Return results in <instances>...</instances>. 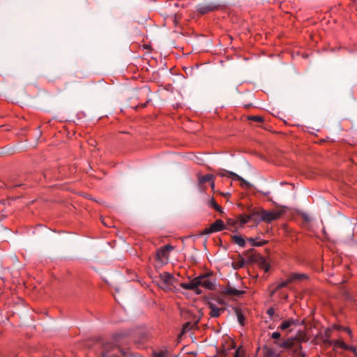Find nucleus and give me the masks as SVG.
Segmentation results:
<instances>
[{"label":"nucleus","mask_w":357,"mask_h":357,"mask_svg":"<svg viewBox=\"0 0 357 357\" xmlns=\"http://www.w3.org/2000/svg\"><path fill=\"white\" fill-rule=\"evenodd\" d=\"M238 223V221L237 218L236 219L229 218L227 220L226 225L228 227H235Z\"/></svg>","instance_id":"7c9ffc66"},{"label":"nucleus","mask_w":357,"mask_h":357,"mask_svg":"<svg viewBox=\"0 0 357 357\" xmlns=\"http://www.w3.org/2000/svg\"><path fill=\"white\" fill-rule=\"evenodd\" d=\"M151 101V99L149 98H147L146 102L144 103H141L137 105L136 109L137 108H144L146 107L147 104Z\"/></svg>","instance_id":"e433bc0d"},{"label":"nucleus","mask_w":357,"mask_h":357,"mask_svg":"<svg viewBox=\"0 0 357 357\" xmlns=\"http://www.w3.org/2000/svg\"><path fill=\"white\" fill-rule=\"evenodd\" d=\"M281 335L279 332H274L271 335V337L275 340H278L280 337Z\"/></svg>","instance_id":"58836bf2"},{"label":"nucleus","mask_w":357,"mask_h":357,"mask_svg":"<svg viewBox=\"0 0 357 357\" xmlns=\"http://www.w3.org/2000/svg\"><path fill=\"white\" fill-rule=\"evenodd\" d=\"M256 214L257 213H255V211H253L250 214H241L237 217V219L241 225H244L252 220L256 221Z\"/></svg>","instance_id":"4468645a"},{"label":"nucleus","mask_w":357,"mask_h":357,"mask_svg":"<svg viewBox=\"0 0 357 357\" xmlns=\"http://www.w3.org/2000/svg\"><path fill=\"white\" fill-rule=\"evenodd\" d=\"M159 278L165 287L169 285H172L176 280V278L173 274L169 272H163L160 273Z\"/></svg>","instance_id":"9b49d317"},{"label":"nucleus","mask_w":357,"mask_h":357,"mask_svg":"<svg viewBox=\"0 0 357 357\" xmlns=\"http://www.w3.org/2000/svg\"><path fill=\"white\" fill-rule=\"evenodd\" d=\"M212 273L200 275L193 278L190 282H182L180 287L185 290L193 291L196 294L200 295L203 293L200 287L206 290L213 291L215 289V280L212 278Z\"/></svg>","instance_id":"f257e3e1"},{"label":"nucleus","mask_w":357,"mask_h":357,"mask_svg":"<svg viewBox=\"0 0 357 357\" xmlns=\"http://www.w3.org/2000/svg\"><path fill=\"white\" fill-rule=\"evenodd\" d=\"M265 196H268L269 195V192L264 193Z\"/></svg>","instance_id":"09e8293b"},{"label":"nucleus","mask_w":357,"mask_h":357,"mask_svg":"<svg viewBox=\"0 0 357 357\" xmlns=\"http://www.w3.org/2000/svg\"><path fill=\"white\" fill-rule=\"evenodd\" d=\"M206 169H207L208 170H210V171H215L213 169H212V168H211V167H209V166H206Z\"/></svg>","instance_id":"a18cd8bd"},{"label":"nucleus","mask_w":357,"mask_h":357,"mask_svg":"<svg viewBox=\"0 0 357 357\" xmlns=\"http://www.w3.org/2000/svg\"><path fill=\"white\" fill-rule=\"evenodd\" d=\"M345 351H349L354 353V357H357V347L354 346H350L347 344V348Z\"/></svg>","instance_id":"473e14b6"},{"label":"nucleus","mask_w":357,"mask_h":357,"mask_svg":"<svg viewBox=\"0 0 357 357\" xmlns=\"http://www.w3.org/2000/svg\"><path fill=\"white\" fill-rule=\"evenodd\" d=\"M331 328L333 330L334 329V330H337V331H344L345 327L342 326L341 325L333 324Z\"/></svg>","instance_id":"c9c22d12"},{"label":"nucleus","mask_w":357,"mask_h":357,"mask_svg":"<svg viewBox=\"0 0 357 357\" xmlns=\"http://www.w3.org/2000/svg\"><path fill=\"white\" fill-rule=\"evenodd\" d=\"M279 347L284 349H292V356L294 357H305L302 352L301 340L299 338L288 339L279 344Z\"/></svg>","instance_id":"f03ea898"},{"label":"nucleus","mask_w":357,"mask_h":357,"mask_svg":"<svg viewBox=\"0 0 357 357\" xmlns=\"http://www.w3.org/2000/svg\"><path fill=\"white\" fill-rule=\"evenodd\" d=\"M344 331L346 332L351 338H352L353 333L350 328L345 327Z\"/></svg>","instance_id":"ea45409f"},{"label":"nucleus","mask_w":357,"mask_h":357,"mask_svg":"<svg viewBox=\"0 0 357 357\" xmlns=\"http://www.w3.org/2000/svg\"><path fill=\"white\" fill-rule=\"evenodd\" d=\"M248 241L250 243V245L252 246H255V247L263 246L268 243V241H266V240H261L259 241H257L253 238H248Z\"/></svg>","instance_id":"4be33fe9"},{"label":"nucleus","mask_w":357,"mask_h":357,"mask_svg":"<svg viewBox=\"0 0 357 357\" xmlns=\"http://www.w3.org/2000/svg\"><path fill=\"white\" fill-rule=\"evenodd\" d=\"M197 178H198L199 183L201 184V185L204 184V183H206L207 182H210L212 180H215L214 175L210 174H206V175H204V176L198 174L197 175Z\"/></svg>","instance_id":"6ab92c4d"},{"label":"nucleus","mask_w":357,"mask_h":357,"mask_svg":"<svg viewBox=\"0 0 357 357\" xmlns=\"http://www.w3.org/2000/svg\"><path fill=\"white\" fill-rule=\"evenodd\" d=\"M236 347V344L233 340L229 342V349H218L217 350V354L214 357H226L228 355V350L234 349Z\"/></svg>","instance_id":"f3484780"},{"label":"nucleus","mask_w":357,"mask_h":357,"mask_svg":"<svg viewBox=\"0 0 357 357\" xmlns=\"http://www.w3.org/2000/svg\"><path fill=\"white\" fill-rule=\"evenodd\" d=\"M255 218L257 219L256 221H260L259 216L255 215Z\"/></svg>","instance_id":"de8ad7c7"},{"label":"nucleus","mask_w":357,"mask_h":357,"mask_svg":"<svg viewBox=\"0 0 357 357\" xmlns=\"http://www.w3.org/2000/svg\"><path fill=\"white\" fill-rule=\"evenodd\" d=\"M280 295L284 299H285V300L288 299V294L287 293H284V292L281 291V292H280Z\"/></svg>","instance_id":"79ce46f5"},{"label":"nucleus","mask_w":357,"mask_h":357,"mask_svg":"<svg viewBox=\"0 0 357 357\" xmlns=\"http://www.w3.org/2000/svg\"><path fill=\"white\" fill-rule=\"evenodd\" d=\"M211 183V187L212 189H213L215 188V182H214V180H212L211 181H210Z\"/></svg>","instance_id":"c03bdc74"},{"label":"nucleus","mask_w":357,"mask_h":357,"mask_svg":"<svg viewBox=\"0 0 357 357\" xmlns=\"http://www.w3.org/2000/svg\"><path fill=\"white\" fill-rule=\"evenodd\" d=\"M233 310L237 317L239 324L242 326H244L245 324V317L244 311L239 307H234Z\"/></svg>","instance_id":"2eb2a0df"},{"label":"nucleus","mask_w":357,"mask_h":357,"mask_svg":"<svg viewBox=\"0 0 357 357\" xmlns=\"http://www.w3.org/2000/svg\"><path fill=\"white\" fill-rule=\"evenodd\" d=\"M266 313L271 318L275 314V309L273 307H269Z\"/></svg>","instance_id":"4c0bfd02"},{"label":"nucleus","mask_w":357,"mask_h":357,"mask_svg":"<svg viewBox=\"0 0 357 357\" xmlns=\"http://www.w3.org/2000/svg\"><path fill=\"white\" fill-rule=\"evenodd\" d=\"M245 265V261L243 259H241V260H238L237 261H236L234 264V269H239V268H241L244 266Z\"/></svg>","instance_id":"2f4dec72"},{"label":"nucleus","mask_w":357,"mask_h":357,"mask_svg":"<svg viewBox=\"0 0 357 357\" xmlns=\"http://www.w3.org/2000/svg\"><path fill=\"white\" fill-rule=\"evenodd\" d=\"M226 172H229V171L224 169H220L217 171V174L221 177L227 176Z\"/></svg>","instance_id":"f704fd0d"},{"label":"nucleus","mask_w":357,"mask_h":357,"mask_svg":"<svg viewBox=\"0 0 357 357\" xmlns=\"http://www.w3.org/2000/svg\"><path fill=\"white\" fill-rule=\"evenodd\" d=\"M329 346H333L334 349H342L345 350L347 348V344L341 339L333 340L331 342H329Z\"/></svg>","instance_id":"a211bd4d"},{"label":"nucleus","mask_w":357,"mask_h":357,"mask_svg":"<svg viewBox=\"0 0 357 357\" xmlns=\"http://www.w3.org/2000/svg\"><path fill=\"white\" fill-rule=\"evenodd\" d=\"M226 225L224 221L218 219L216 220L213 223H212L209 227L204 228L201 232V235H208L212 233H215L218 231H222L225 229Z\"/></svg>","instance_id":"39448f33"},{"label":"nucleus","mask_w":357,"mask_h":357,"mask_svg":"<svg viewBox=\"0 0 357 357\" xmlns=\"http://www.w3.org/2000/svg\"><path fill=\"white\" fill-rule=\"evenodd\" d=\"M247 119L256 123H263L264 121V119L261 116L250 115L247 116Z\"/></svg>","instance_id":"cd10ccee"},{"label":"nucleus","mask_w":357,"mask_h":357,"mask_svg":"<svg viewBox=\"0 0 357 357\" xmlns=\"http://www.w3.org/2000/svg\"><path fill=\"white\" fill-rule=\"evenodd\" d=\"M152 355L153 357H167L168 351L165 349L163 351H153Z\"/></svg>","instance_id":"c85d7f7f"},{"label":"nucleus","mask_w":357,"mask_h":357,"mask_svg":"<svg viewBox=\"0 0 357 357\" xmlns=\"http://www.w3.org/2000/svg\"><path fill=\"white\" fill-rule=\"evenodd\" d=\"M238 181L241 182L240 185L242 188L247 187L249 188L250 186V183L245 180L241 176V178L238 179Z\"/></svg>","instance_id":"72a5a7b5"},{"label":"nucleus","mask_w":357,"mask_h":357,"mask_svg":"<svg viewBox=\"0 0 357 357\" xmlns=\"http://www.w3.org/2000/svg\"><path fill=\"white\" fill-rule=\"evenodd\" d=\"M264 357H280L275 351L270 347H265L264 349Z\"/></svg>","instance_id":"412c9836"},{"label":"nucleus","mask_w":357,"mask_h":357,"mask_svg":"<svg viewBox=\"0 0 357 357\" xmlns=\"http://www.w3.org/2000/svg\"><path fill=\"white\" fill-rule=\"evenodd\" d=\"M220 8V5L215 3H209L206 5H198L197 7V11L201 15H205L215 10H218Z\"/></svg>","instance_id":"1a4fd4ad"},{"label":"nucleus","mask_w":357,"mask_h":357,"mask_svg":"<svg viewBox=\"0 0 357 357\" xmlns=\"http://www.w3.org/2000/svg\"><path fill=\"white\" fill-rule=\"evenodd\" d=\"M256 215L259 216L260 221L270 223L273 220H278L280 217V213L277 211H268L262 209L260 211H255Z\"/></svg>","instance_id":"423d86ee"},{"label":"nucleus","mask_w":357,"mask_h":357,"mask_svg":"<svg viewBox=\"0 0 357 357\" xmlns=\"http://www.w3.org/2000/svg\"><path fill=\"white\" fill-rule=\"evenodd\" d=\"M259 268L267 273L270 269V263L264 257L260 256L257 260Z\"/></svg>","instance_id":"dca6fc26"},{"label":"nucleus","mask_w":357,"mask_h":357,"mask_svg":"<svg viewBox=\"0 0 357 357\" xmlns=\"http://www.w3.org/2000/svg\"><path fill=\"white\" fill-rule=\"evenodd\" d=\"M220 294L225 297L240 298L245 294V291L238 290L228 284L222 289Z\"/></svg>","instance_id":"0eeeda50"},{"label":"nucleus","mask_w":357,"mask_h":357,"mask_svg":"<svg viewBox=\"0 0 357 357\" xmlns=\"http://www.w3.org/2000/svg\"><path fill=\"white\" fill-rule=\"evenodd\" d=\"M246 351L243 346H239L235 351L233 357H245Z\"/></svg>","instance_id":"bb28decb"},{"label":"nucleus","mask_w":357,"mask_h":357,"mask_svg":"<svg viewBox=\"0 0 357 357\" xmlns=\"http://www.w3.org/2000/svg\"><path fill=\"white\" fill-rule=\"evenodd\" d=\"M197 322L192 324L191 322L188 321V322L185 323L182 326V331H181V335H183V334L188 332L189 331L192 330L194 326H197Z\"/></svg>","instance_id":"5701e85b"},{"label":"nucleus","mask_w":357,"mask_h":357,"mask_svg":"<svg viewBox=\"0 0 357 357\" xmlns=\"http://www.w3.org/2000/svg\"><path fill=\"white\" fill-rule=\"evenodd\" d=\"M289 284H290V282L287 278V279L281 282H279L276 284H272L269 287V296L270 297H273L278 291H280L281 289L287 287Z\"/></svg>","instance_id":"f8f14e48"},{"label":"nucleus","mask_w":357,"mask_h":357,"mask_svg":"<svg viewBox=\"0 0 357 357\" xmlns=\"http://www.w3.org/2000/svg\"><path fill=\"white\" fill-rule=\"evenodd\" d=\"M287 278L290 282V284L297 282H302L304 280H309V276L305 273H295L292 272L290 273L287 275Z\"/></svg>","instance_id":"9d476101"},{"label":"nucleus","mask_w":357,"mask_h":357,"mask_svg":"<svg viewBox=\"0 0 357 357\" xmlns=\"http://www.w3.org/2000/svg\"><path fill=\"white\" fill-rule=\"evenodd\" d=\"M149 47V46H148V45H145V46H144V47H145V48H148Z\"/></svg>","instance_id":"8fccbe9b"},{"label":"nucleus","mask_w":357,"mask_h":357,"mask_svg":"<svg viewBox=\"0 0 357 357\" xmlns=\"http://www.w3.org/2000/svg\"><path fill=\"white\" fill-rule=\"evenodd\" d=\"M142 93H144V95H146L147 96H149V93H150V89L149 88H147V87H144L143 89H142Z\"/></svg>","instance_id":"a19ab883"},{"label":"nucleus","mask_w":357,"mask_h":357,"mask_svg":"<svg viewBox=\"0 0 357 357\" xmlns=\"http://www.w3.org/2000/svg\"><path fill=\"white\" fill-rule=\"evenodd\" d=\"M174 249V246L170 244L160 247L156 251L155 260L162 265L167 264L169 261L170 252Z\"/></svg>","instance_id":"20e7f679"},{"label":"nucleus","mask_w":357,"mask_h":357,"mask_svg":"<svg viewBox=\"0 0 357 357\" xmlns=\"http://www.w3.org/2000/svg\"><path fill=\"white\" fill-rule=\"evenodd\" d=\"M332 328H327L326 329H325L323 339L324 344L329 345V342H331L333 340H331V337L332 336Z\"/></svg>","instance_id":"aec40b11"},{"label":"nucleus","mask_w":357,"mask_h":357,"mask_svg":"<svg viewBox=\"0 0 357 357\" xmlns=\"http://www.w3.org/2000/svg\"><path fill=\"white\" fill-rule=\"evenodd\" d=\"M231 238H232V241L238 244L239 246L242 247V248H244L245 246V241L244 240V238L241 236H236V235H234V236H231Z\"/></svg>","instance_id":"b1692460"},{"label":"nucleus","mask_w":357,"mask_h":357,"mask_svg":"<svg viewBox=\"0 0 357 357\" xmlns=\"http://www.w3.org/2000/svg\"><path fill=\"white\" fill-rule=\"evenodd\" d=\"M209 206L214 208L216 211L219 213H223L222 208L217 204L216 201L213 197H211L208 202Z\"/></svg>","instance_id":"393cba45"},{"label":"nucleus","mask_w":357,"mask_h":357,"mask_svg":"<svg viewBox=\"0 0 357 357\" xmlns=\"http://www.w3.org/2000/svg\"><path fill=\"white\" fill-rule=\"evenodd\" d=\"M100 356L102 357H121V349L111 342L101 344Z\"/></svg>","instance_id":"7ed1b4c3"},{"label":"nucleus","mask_w":357,"mask_h":357,"mask_svg":"<svg viewBox=\"0 0 357 357\" xmlns=\"http://www.w3.org/2000/svg\"><path fill=\"white\" fill-rule=\"evenodd\" d=\"M218 303H220V304L223 303V301H222V299H218Z\"/></svg>","instance_id":"49530a36"},{"label":"nucleus","mask_w":357,"mask_h":357,"mask_svg":"<svg viewBox=\"0 0 357 357\" xmlns=\"http://www.w3.org/2000/svg\"><path fill=\"white\" fill-rule=\"evenodd\" d=\"M208 306L211 310L209 312V315L211 317L218 318L219 317L222 313H223L225 310V308L218 307L213 303H208Z\"/></svg>","instance_id":"ddd939ff"},{"label":"nucleus","mask_w":357,"mask_h":357,"mask_svg":"<svg viewBox=\"0 0 357 357\" xmlns=\"http://www.w3.org/2000/svg\"><path fill=\"white\" fill-rule=\"evenodd\" d=\"M4 185L7 188H15V187H17V186H20L21 184H17V185H15L13 186H11V185H8L7 184H4Z\"/></svg>","instance_id":"37998d69"},{"label":"nucleus","mask_w":357,"mask_h":357,"mask_svg":"<svg viewBox=\"0 0 357 357\" xmlns=\"http://www.w3.org/2000/svg\"><path fill=\"white\" fill-rule=\"evenodd\" d=\"M294 324L295 321L293 319L284 320L282 321L280 326H279V328L281 330H286Z\"/></svg>","instance_id":"a878e982"},{"label":"nucleus","mask_w":357,"mask_h":357,"mask_svg":"<svg viewBox=\"0 0 357 357\" xmlns=\"http://www.w3.org/2000/svg\"><path fill=\"white\" fill-rule=\"evenodd\" d=\"M43 175L45 181L61 179L63 176V175L61 174L59 169H56L55 166L45 169Z\"/></svg>","instance_id":"6e6552de"},{"label":"nucleus","mask_w":357,"mask_h":357,"mask_svg":"<svg viewBox=\"0 0 357 357\" xmlns=\"http://www.w3.org/2000/svg\"><path fill=\"white\" fill-rule=\"evenodd\" d=\"M226 174H227V177H229V178H231L232 180L238 181V179L241 178V176L239 175H238L237 174H236L233 172L229 171V172H226Z\"/></svg>","instance_id":"c756f323"}]
</instances>
